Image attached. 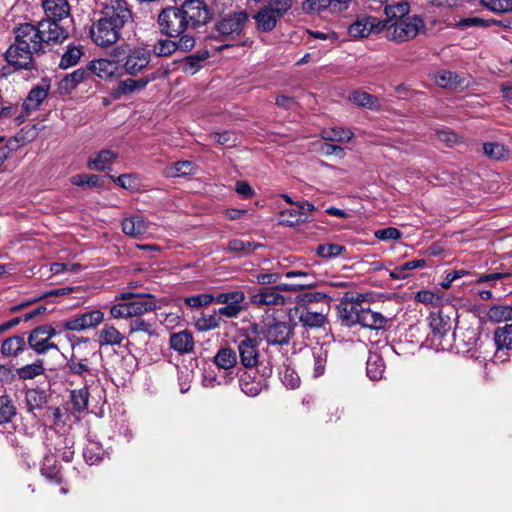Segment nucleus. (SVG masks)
Wrapping results in <instances>:
<instances>
[{
	"mask_svg": "<svg viewBox=\"0 0 512 512\" xmlns=\"http://www.w3.org/2000/svg\"><path fill=\"white\" fill-rule=\"evenodd\" d=\"M131 18L132 12L125 0H111L90 28L92 42L102 48L112 46L120 39L122 28Z\"/></svg>",
	"mask_w": 512,
	"mask_h": 512,
	"instance_id": "f257e3e1",
	"label": "nucleus"
},
{
	"mask_svg": "<svg viewBox=\"0 0 512 512\" xmlns=\"http://www.w3.org/2000/svg\"><path fill=\"white\" fill-rule=\"evenodd\" d=\"M118 299L124 302L114 304L110 308L111 316L116 319L138 317L157 308V299L152 294L124 292Z\"/></svg>",
	"mask_w": 512,
	"mask_h": 512,
	"instance_id": "f03ea898",
	"label": "nucleus"
},
{
	"mask_svg": "<svg viewBox=\"0 0 512 512\" xmlns=\"http://www.w3.org/2000/svg\"><path fill=\"white\" fill-rule=\"evenodd\" d=\"M112 56L131 76H136L147 68L152 57L149 46L143 43L134 46L129 44L118 46L114 49Z\"/></svg>",
	"mask_w": 512,
	"mask_h": 512,
	"instance_id": "7ed1b4c3",
	"label": "nucleus"
},
{
	"mask_svg": "<svg viewBox=\"0 0 512 512\" xmlns=\"http://www.w3.org/2000/svg\"><path fill=\"white\" fill-rule=\"evenodd\" d=\"M156 26L161 36L168 38H181L192 35L189 31L188 21L178 4L162 8L156 18Z\"/></svg>",
	"mask_w": 512,
	"mask_h": 512,
	"instance_id": "20e7f679",
	"label": "nucleus"
},
{
	"mask_svg": "<svg viewBox=\"0 0 512 512\" xmlns=\"http://www.w3.org/2000/svg\"><path fill=\"white\" fill-rule=\"evenodd\" d=\"M294 322L288 320H280L276 317H266L260 327L255 325L253 330L256 334L262 336L268 345H287L294 336Z\"/></svg>",
	"mask_w": 512,
	"mask_h": 512,
	"instance_id": "39448f33",
	"label": "nucleus"
},
{
	"mask_svg": "<svg viewBox=\"0 0 512 512\" xmlns=\"http://www.w3.org/2000/svg\"><path fill=\"white\" fill-rule=\"evenodd\" d=\"M386 36L392 41L402 43L417 36L420 29L424 27L421 17L414 15L406 18H398L395 21L385 24Z\"/></svg>",
	"mask_w": 512,
	"mask_h": 512,
	"instance_id": "423d86ee",
	"label": "nucleus"
},
{
	"mask_svg": "<svg viewBox=\"0 0 512 512\" xmlns=\"http://www.w3.org/2000/svg\"><path fill=\"white\" fill-rule=\"evenodd\" d=\"M363 303L362 294L352 291H346L343 294L337 305V315L342 325L352 327L358 324L364 307Z\"/></svg>",
	"mask_w": 512,
	"mask_h": 512,
	"instance_id": "0eeeda50",
	"label": "nucleus"
},
{
	"mask_svg": "<svg viewBox=\"0 0 512 512\" xmlns=\"http://www.w3.org/2000/svg\"><path fill=\"white\" fill-rule=\"evenodd\" d=\"M179 6L190 30L199 29L214 18V11L204 0H184Z\"/></svg>",
	"mask_w": 512,
	"mask_h": 512,
	"instance_id": "6e6552de",
	"label": "nucleus"
},
{
	"mask_svg": "<svg viewBox=\"0 0 512 512\" xmlns=\"http://www.w3.org/2000/svg\"><path fill=\"white\" fill-rule=\"evenodd\" d=\"M80 342L72 344V353L70 358L67 359L65 369L71 375L78 376L88 383L87 377L95 376V369L92 367L91 357L96 355V352H85Z\"/></svg>",
	"mask_w": 512,
	"mask_h": 512,
	"instance_id": "1a4fd4ad",
	"label": "nucleus"
},
{
	"mask_svg": "<svg viewBox=\"0 0 512 512\" xmlns=\"http://www.w3.org/2000/svg\"><path fill=\"white\" fill-rule=\"evenodd\" d=\"M13 35L16 42L35 55H43L47 52L43 44L44 38H41L37 24L19 23L13 28Z\"/></svg>",
	"mask_w": 512,
	"mask_h": 512,
	"instance_id": "9d476101",
	"label": "nucleus"
},
{
	"mask_svg": "<svg viewBox=\"0 0 512 512\" xmlns=\"http://www.w3.org/2000/svg\"><path fill=\"white\" fill-rule=\"evenodd\" d=\"M333 296L329 291H305L296 296L295 301L314 312V318L326 322Z\"/></svg>",
	"mask_w": 512,
	"mask_h": 512,
	"instance_id": "9b49d317",
	"label": "nucleus"
},
{
	"mask_svg": "<svg viewBox=\"0 0 512 512\" xmlns=\"http://www.w3.org/2000/svg\"><path fill=\"white\" fill-rule=\"evenodd\" d=\"M248 13L244 10L230 12L221 17L214 26L220 40L235 39L240 36L248 21Z\"/></svg>",
	"mask_w": 512,
	"mask_h": 512,
	"instance_id": "f8f14e48",
	"label": "nucleus"
},
{
	"mask_svg": "<svg viewBox=\"0 0 512 512\" xmlns=\"http://www.w3.org/2000/svg\"><path fill=\"white\" fill-rule=\"evenodd\" d=\"M196 40L194 35H185L179 38H160L150 48L151 55L156 57H170L175 52H190L195 47Z\"/></svg>",
	"mask_w": 512,
	"mask_h": 512,
	"instance_id": "ddd939ff",
	"label": "nucleus"
},
{
	"mask_svg": "<svg viewBox=\"0 0 512 512\" xmlns=\"http://www.w3.org/2000/svg\"><path fill=\"white\" fill-rule=\"evenodd\" d=\"M35 54L29 49L24 48L15 40L9 45L3 54L4 60L14 71H32L36 70Z\"/></svg>",
	"mask_w": 512,
	"mask_h": 512,
	"instance_id": "4468645a",
	"label": "nucleus"
},
{
	"mask_svg": "<svg viewBox=\"0 0 512 512\" xmlns=\"http://www.w3.org/2000/svg\"><path fill=\"white\" fill-rule=\"evenodd\" d=\"M104 320V313L99 310H91L84 313H77L74 316L65 319L58 325L63 330L81 332L90 328H95Z\"/></svg>",
	"mask_w": 512,
	"mask_h": 512,
	"instance_id": "2eb2a0df",
	"label": "nucleus"
},
{
	"mask_svg": "<svg viewBox=\"0 0 512 512\" xmlns=\"http://www.w3.org/2000/svg\"><path fill=\"white\" fill-rule=\"evenodd\" d=\"M259 343L260 341L256 337L248 334L240 337L237 342L240 364L244 369H252L260 365Z\"/></svg>",
	"mask_w": 512,
	"mask_h": 512,
	"instance_id": "dca6fc26",
	"label": "nucleus"
},
{
	"mask_svg": "<svg viewBox=\"0 0 512 512\" xmlns=\"http://www.w3.org/2000/svg\"><path fill=\"white\" fill-rule=\"evenodd\" d=\"M41 38L46 50L51 46L62 44L69 37L68 30L60 24V20L42 19L37 22Z\"/></svg>",
	"mask_w": 512,
	"mask_h": 512,
	"instance_id": "f3484780",
	"label": "nucleus"
},
{
	"mask_svg": "<svg viewBox=\"0 0 512 512\" xmlns=\"http://www.w3.org/2000/svg\"><path fill=\"white\" fill-rule=\"evenodd\" d=\"M493 341L496 349L494 358L500 362L508 361L512 353V323L496 327L493 331Z\"/></svg>",
	"mask_w": 512,
	"mask_h": 512,
	"instance_id": "a211bd4d",
	"label": "nucleus"
},
{
	"mask_svg": "<svg viewBox=\"0 0 512 512\" xmlns=\"http://www.w3.org/2000/svg\"><path fill=\"white\" fill-rule=\"evenodd\" d=\"M157 77V72H153L139 79L127 78L125 80H120L111 88L109 94L113 99H120L123 96L143 90L148 83L156 80Z\"/></svg>",
	"mask_w": 512,
	"mask_h": 512,
	"instance_id": "6ab92c4d",
	"label": "nucleus"
},
{
	"mask_svg": "<svg viewBox=\"0 0 512 512\" xmlns=\"http://www.w3.org/2000/svg\"><path fill=\"white\" fill-rule=\"evenodd\" d=\"M49 90L50 79L48 77H44L41 80V85H37L29 91L22 104L23 110L26 111V113L38 110L42 102L47 98Z\"/></svg>",
	"mask_w": 512,
	"mask_h": 512,
	"instance_id": "aec40b11",
	"label": "nucleus"
},
{
	"mask_svg": "<svg viewBox=\"0 0 512 512\" xmlns=\"http://www.w3.org/2000/svg\"><path fill=\"white\" fill-rule=\"evenodd\" d=\"M288 316L290 317V321L294 322L295 326L298 323L305 328H320L324 325L323 321L314 318V312L297 301H295V306L289 309Z\"/></svg>",
	"mask_w": 512,
	"mask_h": 512,
	"instance_id": "412c9836",
	"label": "nucleus"
},
{
	"mask_svg": "<svg viewBox=\"0 0 512 512\" xmlns=\"http://www.w3.org/2000/svg\"><path fill=\"white\" fill-rule=\"evenodd\" d=\"M40 472L52 484L59 485L64 481L62 468L53 454H46L43 457Z\"/></svg>",
	"mask_w": 512,
	"mask_h": 512,
	"instance_id": "4be33fe9",
	"label": "nucleus"
},
{
	"mask_svg": "<svg viewBox=\"0 0 512 512\" xmlns=\"http://www.w3.org/2000/svg\"><path fill=\"white\" fill-rule=\"evenodd\" d=\"M251 303L257 306L283 305L285 298L273 286H263L251 296Z\"/></svg>",
	"mask_w": 512,
	"mask_h": 512,
	"instance_id": "5701e85b",
	"label": "nucleus"
},
{
	"mask_svg": "<svg viewBox=\"0 0 512 512\" xmlns=\"http://www.w3.org/2000/svg\"><path fill=\"white\" fill-rule=\"evenodd\" d=\"M90 78V71L85 68H79L72 73L67 74L58 83V91L61 95L71 93L80 83Z\"/></svg>",
	"mask_w": 512,
	"mask_h": 512,
	"instance_id": "b1692460",
	"label": "nucleus"
},
{
	"mask_svg": "<svg viewBox=\"0 0 512 512\" xmlns=\"http://www.w3.org/2000/svg\"><path fill=\"white\" fill-rule=\"evenodd\" d=\"M388 323V318L383 316L380 312L371 310L369 307H363L360 320L358 322V324L363 328L371 330H386Z\"/></svg>",
	"mask_w": 512,
	"mask_h": 512,
	"instance_id": "393cba45",
	"label": "nucleus"
},
{
	"mask_svg": "<svg viewBox=\"0 0 512 512\" xmlns=\"http://www.w3.org/2000/svg\"><path fill=\"white\" fill-rule=\"evenodd\" d=\"M377 19L372 16L358 17L348 27V33L353 38H364L370 35L372 31L378 29Z\"/></svg>",
	"mask_w": 512,
	"mask_h": 512,
	"instance_id": "a878e982",
	"label": "nucleus"
},
{
	"mask_svg": "<svg viewBox=\"0 0 512 512\" xmlns=\"http://www.w3.org/2000/svg\"><path fill=\"white\" fill-rule=\"evenodd\" d=\"M27 345L23 335H12L2 341L0 353L5 358H14L23 353Z\"/></svg>",
	"mask_w": 512,
	"mask_h": 512,
	"instance_id": "bb28decb",
	"label": "nucleus"
},
{
	"mask_svg": "<svg viewBox=\"0 0 512 512\" xmlns=\"http://www.w3.org/2000/svg\"><path fill=\"white\" fill-rule=\"evenodd\" d=\"M46 18L51 20H63L70 14V5L68 0H42Z\"/></svg>",
	"mask_w": 512,
	"mask_h": 512,
	"instance_id": "cd10ccee",
	"label": "nucleus"
},
{
	"mask_svg": "<svg viewBox=\"0 0 512 512\" xmlns=\"http://www.w3.org/2000/svg\"><path fill=\"white\" fill-rule=\"evenodd\" d=\"M283 16L275 12L272 7H263L261 8L254 16L256 21V27L261 32H270L272 31L277 22Z\"/></svg>",
	"mask_w": 512,
	"mask_h": 512,
	"instance_id": "c85d7f7f",
	"label": "nucleus"
},
{
	"mask_svg": "<svg viewBox=\"0 0 512 512\" xmlns=\"http://www.w3.org/2000/svg\"><path fill=\"white\" fill-rule=\"evenodd\" d=\"M109 453L105 450L99 441L88 437L87 443L83 447V458L88 465H97L101 463Z\"/></svg>",
	"mask_w": 512,
	"mask_h": 512,
	"instance_id": "c756f323",
	"label": "nucleus"
},
{
	"mask_svg": "<svg viewBox=\"0 0 512 512\" xmlns=\"http://www.w3.org/2000/svg\"><path fill=\"white\" fill-rule=\"evenodd\" d=\"M209 57L210 53L208 50H199L185 56L183 59L179 60L178 63L181 64V70L184 74L194 75L203 67V62Z\"/></svg>",
	"mask_w": 512,
	"mask_h": 512,
	"instance_id": "7c9ffc66",
	"label": "nucleus"
},
{
	"mask_svg": "<svg viewBox=\"0 0 512 512\" xmlns=\"http://www.w3.org/2000/svg\"><path fill=\"white\" fill-rule=\"evenodd\" d=\"M169 343L170 347L180 354H188L194 349V337L188 330L172 333Z\"/></svg>",
	"mask_w": 512,
	"mask_h": 512,
	"instance_id": "2f4dec72",
	"label": "nucleus"
},
{
	"mask_svg": "<svg viewBox=\"0 0 512 512\" xmlns=\"http://www.w3.org/2000/svg\"><path fill=\"white\" fill-rule=\"evenodd\" d=\"M117 63L116 58H114L113 61L108 59H98L89 62L86 67L90 71V78L93 75H96L101 79H109L114 75L115 70L117 69Z\"/></svg>",
	"mask_w": 512,
	"mask_h": 512,
	"instance_id": "473e14b6",
	"label": "nucleus"
},
{
	"mask_svg": "<svg viewBox=\"0 0 512 512\" xmlns=\"http://www.w3.org/2000/svg\"><path fill=\"white\" fill-rule=\"evenodd\" d=\"M121 226L124 234L134 238L142 237L148 230V224L139 215L123 219Z\"/></svg>",
	"mask_w": 512,
	"mask_h": 512,
	"instance_id": "72a5a7b5",
	"label": "nucleus"
},
{
	"mask_svg": "<svg viewBox=\"0 0 512 512\" xmlns=\"http://www.w3.org/2000/svg\"><path fill=\"white\" fill-rule=\"evenodd\" d=\"M428 320L434 338L442 339L451 330L450 318L441 311L430 313Z\"/></svg>",
	"mask_w": 512,
	"mask_h": 512,
	"instance_id": "f704fd0d",
	"label": "nucleus"
},
{
	"mask_svg": "<svg viewBox=\"0 0 512 512\" xmlns=\"http://www.w3.org/2000/svg\"><path fill=\"white\" fill-rule=\"evenodd\" d=\"M237 353L231 347H221L213 357V363L225 371H230L237 366Z\"/></svg>",
	"mask_w": 512,
	"mask_h": 512,
	"instance_id": "c9c22d12",
	"label": "nucleus"
},
{
	"mask_svg": "<svg viewBox=\"0 0 512 512\" xmlns=\"http://www.w3.org/2000/svg\"><path fill=\"white\" fill-rule=\"evenodd\" d=\"M36 327L32 329L28 335L27 343L28 346L38 355L45 354L49 350H58L57 344L48 340L45 334H38L34 337Z\"/></svg>",
	"mask_w": 512,
	"mask_h": 512,
	"instance_id": "e433bc0d",
	"label": "nucleus"
},
{
	"mask_svg": "<svg viewBox=\"0 0 512 512\" xmlns=\"http://www.w3.org/2000/svg\"><path fill=\"white\" fill-rule=\"evenodd\" d=\"M197 171V166L193 161L180 160L168 165L164 173L167 177H184L194 175Z\"/></svg>",
	"mask_w": 512,
	"mask_h": 512,
	"instance_id": "4c0bfd02",
	"label": "nucleus"
},
{
	"mask_svg": "<svg viewBox=\"0 0 512 512\" xmlns=\"http://www.w3.org/2000/svg\"><path fill=\"white\" fill-rule=\"evenodd\" d=\"M89 395L88 383H84L80 389L70 391V403L75 413H82L88 409Z\"/></svg>",
	"mask_w": 512,
	"mask_h": 512,
	"instance_id": "58836bf2",
	"label": "nucleus"
},
{
	"mask_svg": "<svg viewBox=\"0 0 512 512\" xmlns=\"http://www.w3.org/2000/svg\"><path fill=\"white\" fill-rule=\"evenodd\" d=\"M385 370V362L382 356L376 352H371L366 361L367 376L371 380H380Z\"/></svg>",
	"mask_w": 512,
	"mask_h": 512,
	"instance_id": "ea45409f",
	"label": "nucleus"
},
{
	"mask_svg": "<svg viewBox=\"0 0 512 512\" xmlns=\"http://www.w3.org/2000/svg\"><path fill=\"white\" fill-rule=\"evenodd\" d=\"M84 54L82 45L69 44L61 57L59 68L68 69L77 65Z\"/></svg>",
	"mask_w": 512,
	"mask_h": 512,
	"instance_id": "a19ab883",
	"label": "nucleus"
},
{
	"mask_svg": "<svg viewBox=\"0 0 512 512\" xmlns=\"http://www.w3.org/2000/svg\"><path fill=\"white\" fill-rule=\"evenodd\" d=\"M279 377L286 388L295 389L300 385V377L295 369L291 367L289 359H286L280 367Z\"/></svg>",
	"mask_w": 512,
	"mask_h": 512,
	"instance_id": "79ce46f5",
	"label": "nucleus"
},
{
	"mask_svg": "<svg viewBox=\"0 0 512 512\" xmlns=\"http://www.w3.org/2000/svg\"><path fill=\"white\" fill-rule=\"evenodd\" d=\"M349 101L359 107H364L370 110H379V100L377 97L361 90H355L350 93Z\"/></svg>",
	"mask_w": 512,
	"mask_h": 512,
	"instance_id": "37998d69",
	"label": "nucleus"
},
{
	"mask_svg": "<svg viewBox=\"0 0 512 512\" xmlns=\"http://www.w3.org/2000/svg\"><path fill=\"white\" fill-rule=\"evenodd\" d=\"M117 158V154L111 150H101L97 153L96 157L90 159L88 167L96 171H104L110 169L113 161Z\"/></svg>",
	"mask_w": 512,
	"mask_h": 512,
	"instance_id": "c03bdc74",
	"label": "nucleus"
},
{
	"mask_svg": "<svg viewBox=\"0 0 512 512\" xmlns=\"http://www.w3.org/2000/svg\"><path fill=\"white\" fill-rule=\"evenodd\" d=\"M306 221L307 217H303V213L300 212L297 205L289 209H284L279 213L278 223L282 226L294 227Z\"/></svg>",
	"mask_w": 512,
	"mask_h": 512,
	"instance_id": "a18cd8bd",
	"label": "nucleus"
},
{
	"mask_svg": "<svg viewBox=\"0 0 512 512\" xmlns=\"http://www.w3.org/2000/svg\"><path fill=\"white\" fill-rule=\"evenodd\" d=\"M487 317L494 323L512 321V303L510 305L495 304L491 306L487 312Z\"/></svg>",
	"mask_w": 512,
	"mask_h": 512,
	"instance_id": "49530a36",
	"label": "nucleus"
},
{
	"mask_svg": "<svg viewBox=\"0 0 512 512\" xmlns=\"http://www.w3.org/2000/svg\"><path fill=\"white\" fill-rule=\"evenodd\" d=\"M74 445L75 441L73 437L68 435L58 437L55 450L64 462L70 463L73 460L75 454Z\"/></svg>",
	"mask_w": 512,
	"mask_h": 512,
	"instance_id": "de8ad7c7",
	"label": "nucleus"
},
{
	"mask_svg": "<svg viewBox=\"0 0 512 512\" xmlns=\"http://www.w3.org/2000/svg\"><path fill=\"white\" fill-rule=\"evenodd\" d=\"M18 378L21 380H31L45 373L44 362L42 359H36L31 364H26L16 369Z\"/></svg>",
	"mask_w": 512,
	"mask_h": 512,
	"instance_id": "09e8293b",
	"label": "nucleus"
},
{
	"mask_svg": "<svg viewBox=\"0 0 512 512\" xmlns=\"http://www.w3.org/2000/svg\"><path fill=\"white\" fill-rule=\"evenodd\" d=\"M321 136L324 140L330 142H349L354 137V133L350 129L333 127L323 129Z\"/></svg>",
	"mask_w": 512,
	"mask_h": 512,
	"instance_id": "8fccbe9b",
	"label": "nucleus"
},
{
	"mask_svg": "<svg viewBox=\"0 0 512 512\" xmlns=\"http://www.w3.org/2000/svg\"><path fill=\"white\" fill-rule=\"evenodd\" d=\"M17 415V408L7 394L0 395V425L12 422Z\"/></svg>",
	"mask_w": 512,
	"mask_h": 512,
	"instance_id": "3c124183",
	"label": "nucleus"
},
{
	"mask_svg": "<svg viewBox=\"0 0 512 512\" xmlns=\"http://www.w3.org/2000/svg\"><path fill=\"white\" fill-rule=\"evenodd\" d=\"M25 401L28 412H33L44 407L47 403V394L40 389H28L25 392Z\"/></svg>",
	"mask_w": 512,
	"mask_h": 512,
	"instance_id": "603ef678",
	"label": "nucleus"
},
{
	"mask_svg": "<svg viewBox=\"0 0 512 512\" xmlns=\"http://www.w3.org/2000/svg\"><path fill=\"white\" fill-rule=\"evenodd\" d=\"M426 266V261L424 259H414L411 261H407L389 272V275L393 279H405L410 276V271L416 268H423Z\"/></svg>",
	"mask_w": 512,
	"mask_h": 512,
	"instance_id": "864d4df0",
	"label": "nucleus"
},
{
	"mask_svg": "<svg viewBox=\"0 0 512 512\" xmlns=\"http://www.w3.org/2000/svg\"><path fill=\"white\" fill-rule=\"evenodd\" d=\"M302 11L305 14L329 13L332 15V5L329 0H304L301 5Z\"/></svg>",
	"mask_w": 512,
	"mask_h": 512,
	"instance_id": "5fc2aeb1",
	"label": "nucleus"
},
{
	"mask_svg": "<svg viewBox=\"0 0 512 512\" xmlns=\"http://www.w3.org/2000/svg\"><path fill=\"white\" fill-rule=\"evenodd\" d=\"M259 247H261V244L254 241L232 239L228 242L227 251L240 255H249Z\"/></svg>",
	"mask_w": 512,
	"mask_h": 512,
	"instance_id": "6e6d98bb",
	"label": "nucleus"
},
{
	"mask_svg": "<svg viewBox=\"0 0 512 512\" xmlns=\"http://www.w3.org/2000/svg\"><path fill=\"white\" fill-rule=\"evenodd\" d=\"M216 310L212 314L202 312L195 321V326L199 331H210L220 327L221 318L217 316Z\"/></svg>",
	"mask_w": 512,
	"mask_h": 512,
	"instance_id": "4d7b16f0",
	"label": "nucleus"
},
{
	"mask_svg": "<svg viewBox=\"0 0 512 512\" xmlns=\"http://www.w3.org/2000/svg\"><path fill=\"white\" fill-rule=\"evenodd\" d=\"M493 21H489V19H484L480 17H468V18H462L456 23H447V27H452L455 29L463 30L470 27H482V28H488L492 26Z\"/></svg>",
	"mask_w": 512,
	"mask_h": 512,
	"instance_id": "13d9d810",
	"label": "nucleus"
},
{
	"mask_svg": "<svg viewBox=\"0 0 512 512\" xmlns=\"http://www.w3.org/2000/svg\"><path fill=\"white\" fill-rule=\"evenodd\" d=\"M410 10V6L407 2H400L396 5H385V14L387 16L386 23H391L398 18H406L408 17V13Z\"/></svg>",
	"mask_w": 512,
	"mask_h": 512,
	"instance_id": "bf43d9fd",
	"label": "nucleus"
},
{
	"mask_svg": "<svg viewBox=\"0 0 512 512\" xmlns=\"http://www.w3.org/2000/svg\"><path fill=\"white\" fill-rule=\"evenodd\" d=\"M124 336L114 326L105 325L100 332L99 340L101 345H119Z\"/></svg>",
	"mask_w": 512,
	"mask_h": 512,
	"instance_id": "052dcab7",
	"label": "nucleus"
},
{
	"mask_svg": "<svg viewBox=\"0 0 512 512\" xmlns=\"http://www.w3.org/2000/svg\"><path fill=\"white\" fill-rule=\"evenodd\" d=\"M346 252V247L335 243H324L318 245L316 253L324 259L336 258Z\"/></svg>",
	"mask_w": 512,
	"mask_h": 512,
	"instance_id": "680f3d73",
	"label": "nucleus"
},
{
	"mask_svg": "<svg viewBox=\"0 0 512 512\" xmlns=\"http://www.w3.org/2000/svg\"><path fill=\"white\" fill-rule=\"evenodd\" d=\"M239 376V386L243 393L248 396H256L261 391V385L258 382H246V370L239 369L237 372Z\"/></svg>",
	"mask_w": 512,
	"mask_h": 512,
	"instance_id": "e2e57ef3",
	"label": "nucleus"
},
{
	"mask_svg": "<svg viewBox=\"0 0 512 512\" xmlns=\"http://www.w3.org/2000/svg\"><path fill=\"white\" fill-rule=\"evenodd\" d=\"M436 83L442 88H456L460 85V79L455 72L442 71L436 77Z\"/></svg>",
	"mask_w": 512,
	"mask_h": 512,
	"instance_id": "0e129e2a",
	"label": "nucleus"
},
{
	"mask_svg": "<svg viewBox=\"0 0 512 512\" xmlns=\"http://www.w3.org/2000/svg\"><path fill=\"white\" fill-rule=\"evenodd\" d=\"M245 294L241 290H232L218 293L214 296V302L219 304L235 303L236 301H244Z\"/></svg>",
	"mask_w": 512,
	"mask_h": 512,
	"instance_id": "69168bd1",
	"label": "nucleus"
},
{
	"mask_svg": "<svg viewBox=\"0 0 512 512\" xmlns=\"http://www.w3.org/2000/svg\"><path fill=\"white\" fill-rule=\"evenodd\" d=\"M214 302V295L203 293L186 297L184 303L191 308H200Z\"/></svg>",
	"mask_w": 512,
	"mask_h": 512,
	"instance_id": "338daca9",
	"label": "nucleus"
},
{
	"mask_svg": "<svg viewBox=\"0 0 512 512\" xmlns=\"http://www.w3.org/2000/svg\"><path fill=\"white\" fill-rule=\"evenodd\" d=\"M38 128L36 125L27 124L16 133L17 141H20L21 145L32 142L38 136Z\"/></svg>",
	"mask_w": 512,
	"mask_h": 512,
	"instance_id": "774afa93",
	"label": "nucleus"
}]
</instances>
